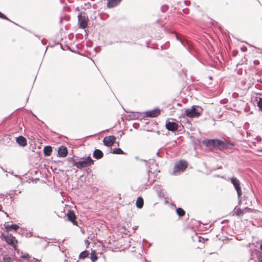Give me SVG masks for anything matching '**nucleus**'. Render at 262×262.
Wrapping results in <instances>:
<instances>
[{
	"instance_id": "obj_13",
	"label": "nucleus",
	"mask_w": 262,
	"mask_h": 262,
	"mask_svg": "<svg viewBox=\"0 0 262 262\" xmlns=\"http://www.w3.org/2000/svg\"><path fill=\"white\" fill-rule=\"evenodd\" d=\"M181 42L188 51H189L190 53H192V51L193 50V47L189 40L184 39L181 40Z\"/></svg>"
},
{
	"instance_id": "obj_35",
	"label": "nucleus",
	"mask_w": 262,
	"mask_h": 262,
	"mask_svg": "<svg viewBox=\"0 0 262 262\" xmlns=\"http://www.w3.org/2000/svg\"><path fill=\"white\" fill-rule=\"evenodd\" d=\"M139 126V124L138 123H134L133 124V127L135 128H138Z\"/></svg>"
},
{
	"instance_id": "obj_53",
	"label": "nucleus",
	"mask_w": 262,
	"mask_h": 262,
	"mask_svg": "<svg viewBox=\"0 0 262 262\" xmlns=\"http://www.w3.org/2000/svg\"><path fill=\"white\" fill-rule=\"evenodd\" d=\"M149 172H150V170H147V172H148V174H149Z\"/></svg>"
},
{
	"instance_id": "obj_46",
	"label": "nucleus",
	"mask_w": 262,
	"mask_h": 262,
	"mask_svg": "<svg viewBox=\"0 0 262 262\" xmlns=\"http://www.w3.org/2000/svg\"><path fill=\"white\" fill-rule=\"evenodd\" d=\"M61 3L63 4L64 3V0H60Z\"/></svg>"
},
{
	"instance_id": "obj_5",
	"label": "nucleus",
	"mask_w": 262,
	"mask_h": 262,
	"mask_svg": "<svg viewBox=\"0 0 262 262\" xmlns=\"http://www.w3.org/2000/svg\"><path fill=\"white\" fill-rule=\"evenodd\" d=\"M188 165L187 162L184 160H181L179 162L176 163L172 173L173 174H177L178 172H183Z\"/></svg>"
},
{
	"instance_id": "obj_27",
	"label": "nucleus",
	"mask_w": 262,
	"mask_h": 262,
	"mask_svg": "<svg viewBox=\"0 0 262 262\" xmlns=\"http://www.w3.org/2000/svg\"><path fill=\"white\" fill-rule=\"evenodd\" d=\"M257 105L260 111H262V98L256 97Z\"/></svg>"
},
{
	"instance_id": "obj_45",
	"label": "nucleus",
	"mask_w": 262,
	"mask_h": 262,
	"mask_svg": "<svg viewBox=\"0 0 262 262\" xmlns=\"http://www.w3.org/2000/svg\"><path fill=\"white\" fill-rule=\"evenodd\" d=\"M2 209H3V206L2 205L0 204V211H2Z\"/></svg>"
},
{
	"instance_id": "obj_19",
	"label": "nucleus",
	"mask_w": 262,
	"mask_h": 262,
	"mask_svg": "<svg viewBox=\"0 0 262 262\" xmlns=\"http://www.w3.org/2000/svg\"><path fill=\"white\" fill-rule=\"evenodd\" d=\"M144 204V201L141 196H139L136 202V207L138 208L141 209L143 207Z\"/></svg>"
},
{
	"instance_id": "obj_31",
	"label": "nucleus",
	"mask_w": 262,
	"mask_h": 262,
	"mask_svg": "<svg viewBox=\"0 0 262 262\" xmlns=\"http://www.w3.org/2000/svg\"><path fill=\"white\" fill-rule=\"evenodd\" d=\"M0 18L12 22L6 15H5L3 13H1V12H0Z\"/></svg>"
},
{
	"instance_id": "obj_28",
	"label": "nucleus",
	"mask_w": 262,
	"mask_h": 262,
	"mask_svg": "<svg viewBox=\"0 0 262 262\" xmlns=\"http://www.w3.org/2000/svg\"><path fill=\"white\" fill-rule=\"evenodd\" d=\"M256 253V257L259 262H262V252L259 250H255Z\"/></svg>"
},
{
	"instance_id": "obj_40",
	"label": "nucleus",
	"mask_w": 262,
	"mask_h": 262,
	"mask_svg": "<svg viewBox=\"0 0 262 262\" xmlns=\"http://www.w3.org/2000/svg\"><path fill=\"white\" fill-rule=\"evenodd\" d=\"M244 210H247L248 212L251 211V209L250 208H248V207H245L244 208Z\"/></svg>"
},
{
	"instance_id": "obj_34",
	"label": "nucleus",
	"mask_w": 262,
	"mask_h": 262,
	"mask_svg": "<svg viewBox=\"0 0 262 262\" xmlns=\"http://www.w3.org/2000/svg\"><path fill=\"white\" fill-rule=\"evenodd\" d=\"M140 161H142V162H144L145 163V165L146 167H148V162L146 160H143V159H140Z\"/></svg>"
},
{
	"instance_id": "obj_10",
	"label": "nucleus",
	"mask_w": 262,
	"mask_h": 262,
	"mask_svg": "<svg viewBox=\"0 0 262 262\" xmlns=\"http://www.w3.org/2000/svg\"><path fill=\"white\" fill-rule=\"evenodd\" d=\"M116 137L114 136L105 137L103 140V144L107 147L112 146L115 142Z\"/></svg>"
},
{
	"instance_id": "obj_50",
	"label": "nucleus",
	"mask_w": 262,
	"mask_h": 262,
	"mask_svg": "<svg viewBox=\"0 0 262 262\" xmlns=\"http://www.w3.org/2000/svg\"><path fill=\"white\" fill-rule=\"evenodd\" d=\"M35 36H36L37 37H38V38H40V36L39 35H35Z\"/></svg>"
},
{
	"instance_id": "obj_43",
	"label": "nucleus",
	"mask_w": 262,
	"mask_h": 262,
	"mask_svg": "<svg viewBox=\"0 0 262 262\" xmlns=\"http://www.w3.org/2000/svg\"><path fill=\"white\" fill-rule=\"evenodd\" d=\"M157 156H158L159 157H162V156L160 155V152H159V151H158V152H157Z\"/></svg>"
},
{
	"instance_id": "obj_24",
	"label": "nucleus",
	"mask_w": 262,
	"mask_h": 262,
	"mask_svg": "<svg viewBox=\"0 0 262 262\" xmlns=\"http://www.w3.org/2000/svg\"><path fill=\"white\" fill-rule=\"evenodd\" d=\"M89 254V252L87 250H84L82 252H81L79 255V259H84L88 256Z\"/></svg>"
},
{
	"instance_id": "obj_55",
	"label": "nucleus",
	"mask_w": 262,
	"mask_h": 262,
	"mask_svg": "<svg viewBox=\"0 0 262 262\" xmlns=\"http://www.w3.org/2000/svg\"><path fill=\"white\" fill-rule=\"evenodd\" d=\"M37 261H38L39 262H41L40 260H38V259H36Z\"/></svg>"
},
{
	"instance_id": "obj_12",
	"label": "nucleus",
	"mask_w": 262,
	"mask_h": 262,
	"mask_svg": "<svg viewBox=\"0 0 262 262\" xmlns=\"http://www.w3.org/2000/svg\"><path fill=\"white\" fill-rule=\"evenodd\" d=\"M67 215L69 221L71 222L73 225H77V222L76 221V215L73 210H69Z\"/></svg>"
},
{
	"instance_id": "obj_30",
	"label": "nucleus",
	"mask_w": 262,
	"mask_h": 262,
	"mask_svg": "<svg viewBox=\"0 0 262 262\" xmlns=\"http://www.w3.org/2000/svg\"><path fill=\"white\" fill-rule=\"evenodd\" d=\"M168 9V6L167 5H163L161 7V10L162 12H165Z\"/></svg>"
},
{
	"instance_id": "obj_18",
	"label": "nucleus",
	"mask_w": 262,
	"mask_h": 262,
	"mask_svg": "<svg viewBox=\"0 0 262 262\" xmlns=\"http://www.w3.org/2000/svg\"><path fill=\"white\" fill-rule=\"evenodd\" d=\"M43 154L45 156H50L52 151V147L50 145H47L44 147L43 149Z\"/></svg>"
},
{
	"instance_id": "obj_8",
	"label": "nucleus",
	"mask_w": 262,
	"mask_h": 262,
	"mask_svg": "<svg viewBox=\"0 0 262 262\" xmlns=\"http://www.w3.org/2000/svg\"><path fill=\"white\" fill-rule=\"evenodd\" d=\"M230 181L231 183L232 184L235 189L237 192V197L238 199H239L238 204H240L241 202L240 198L242 194V191L240 185V182L236 177H231L230 178Z\"/></svg>"
},
{
	"instance_id": "obj_21",
	"label": "nucleus",
	"mask_w": 262,
	"mask_h": 262,
	"mask_svg": "<svg viewBox=\"0 0 262 262\" xmlns=\"http://www.w3.org/2000/svg\"><path fill=\"white\" fill-rule=\"evenodd\" d=\"M156 191L158 194V196L160 198H164V193L162 192V189L160 186H158L155 187Z\"/></svg>"
},
{
	"instance_id": "obj_4",
	"label": "nucleus",
	"mask_w": 262,
	"mask_h": 262,
	"mask_svg": "<svg viewBox=\"0 0 262 262\" xmlns=\"http://www.w3.org/2000/svg\"><path fill=\"white\" fill-rule=\"evenodd\" d=\"M1 236L8 245L11 246L18 253L19 250L17 248L16 246L17 240L16 239L14 236L12 234L5 235L4 233H2Z\"/></svg>"
},
{
	"instance_id": "obj_23",
	"label": "nucleus",
	"mask_w": 262,
	"mask_h": 262,
	"mask_svg": "<svg viewBox=\"0 0 262 262\" xmlns=\"http://www.w3.org/2000/svg\"><path fill=\"white\" fill-rule=\"evenodd\" d=\"M176 213L180 217H182L185 215V211L182 208L179 207L176 209Z\"/></svg>"
},
{
	"instance_id": "obj_36",
	"label": "nucleus",
	"mask_w": 262,
	"mask_h": 262,
	"mask_svg": "<svg viewBox=\"0 0 262 262\" xmlns=\"http://www.w3.org/2000/svg\"><path fill=\"white\" fill-rule=\"evenodd\" d=\"M100 50H101V48L99 46L96 47L95 48V51L96 52H99L100 51Z\"/></svg>"
},
{
	"instance_id": "obj_15",
	"label": "nucleus",
	"mask_w": 262,
	"mask_h": 262,
	"mask_svg": "<svg viewBox=\"0 0 262 262\" xmlns=\"http://www.w3.org/2000/svg\"><path fill=\"white\" fill-rule=\"evenodd\" d=\"M16 143L21 147H25L27 145V140L23 136H19L16 138Z\"/></svg>"
},
{
	"instance_id": "obj_1",
	"label": "nucleus",
	"mask_w": 262,
	"mask_h": 262,
	"mask_svg": "<svg viewBox=\"0 0 262 262\" xmlns=\"http://www.w3.org/2000/svg\"><path fill=\"white\" fill-rule=\"evenodd\" d=\"M202 144L209 150L217 149L220 151L231 149L235 145L233 142L218 139H205L203 140Z\"/></svg>"
},
{
	"instance_id": "obj_48",
	"label": "nucleus",
	"mask_w": 262,
	"mask_h": 262,
	"mask_svg": "<svg viewBox=\"0 0 262 262\" xmlns=\"http://www.w3.org/2000/svg\"><path fill=\"white\" fill-rule=\"evenodd\" d=\"M171 205L172 206H174V207H176V205H175L174 204H173V203H172L171 204Z\"/></svg>"
},
{
	"instance_id": "obj_14",
	"label": "nucleus",
	"mask_w": 262,
	"mask_h": 262,
	"mask_svg": "<svg viewBox=\"0 0 262 262\" xmlns=\"http://www.w3.org/2000/svg\"><path fill=\"white\" fill-rule=\"evenodd\" d=\"M68 151L67 148L63 145L60 146L58 150V156L64 158L68 155Z\"/></svg>"
},
{
	"instance_id": "obj_58",
	"label": "nucleus",
	"mask_w": 262,
	"mask_h": 262,
	"mask_svg": "<svg viewBox=\"0 0 262 262\" xmlns=\"http://www.w3.org/2000/svg\"><path fill=\"white\" fill-rule=\"evenodd\" d=\"M48 244H49V243ZM48 245V244H47V245H46V247H47Z\"/></svg>"
},
{
	"instance_id": "obj_20",
	"label": "nucleus",
	"mask_w": 262,
	"mask_h": 262,
	"mask_svg": "<svg viewBox=\"0 0 262 262\" xmlns=\"http://www.w3.org/2000/svg\"><path fill=\"white\" fill-rule=\"evenodd\" d=\"M5 227L7 232L10 229L16 231L19 228V226L17 224L7 225H5Z\"/></svg>"
},
{
	"instance_id": "obj_22",
	"label": "nucleus",
	"mask_w": 262,
	"mask_h": 262,
	"mask_svg": "<svg viewBox=\"0 0 262 262\" xmlns=\"http://www.w3.org/2000/svg\"><path fill=\"white\" fill-rule=\"evenodd\" d=\"M112 153L115 155H125V153L120 148H114Z\"/></svg>"
},
{
	"instance_id": "obj_44",
	"label": "nucleus",
	"mask_w": 262,
	"mask_h": 262,
	"mask_svg": "<svg viewBox=\"0 0 262 262\" xmlns=\"http://www.w3.org/2000/svg\"><path fill=\"white\" fill-rule=\"evenodd\" d=\"M182 11L183 12H184V13H186V11H187V9H182Z\"/></svg>"
},
{
	"instance_id": "obj_11",
	"label": "nucleus",
	"mask_w": 262,
	"mask_h": 262,
	"mask_svg": "<svg viewBox=\"0 0 262 262\" xmlns=\"http://www.w3.org/2000/svg\"><path fill=\"white\" fill-rule=\"evenodd\" d=\"M160 114V110L158 108L146 111L145 113V117H156Z\"/></svg>"
},
{
	"instance_id": "obj_57",
	"label": "nucleus",
	"mask_w": 262,
	"mask_h": 262,
	"mask_svg": "<svg viewBox=\"0 0 262 262\" xmlns=\"http://www.w3.org/2000/svg\"><path fill=\"white\" fill-rule=\"evenodd\" d=\"M5 214H7V216H8V214H7V213L6 212H5Z\"/></svg>"
},
{
	"instance_id": "obj_16",
	"label": "nucleus",
	"mask_w": 262,
	"mask_h": 262,
	"mask_svg": "<svg viewBox=\"0 0 262 262\" xmlns=\"http://www.w3.org/2000/svg\"><path fill=\"white\" fill-rule=\"evenodd\" d=\"M103 156V152L99 149H96L94 150L93 153V157L96 159H100Z\"/></svg>"
},
{
	"instance_id": "obj_9",
	"label": "nucleus",
	"mask_w": 262,
	"mask_h": 262,
	"mask_svg": "<svg viewBox=\"0 0 262 262\" xmlns=\"http://www.w3.org/2000/svg\"><path fill=\"white\" fill-rule=\"evenodd\" d=\"M178 124L173 121L167 120L165 123L166 128L171 132H174L178 129Z\"/></svg>"
},
{
	"instance_id": "obj_47",
	"label": "nucleus",
	"mask_w": 262,
	"mask_h": 262,
	"mask_svg": "<svg viewBox=\"0 0 262 262\" xmlns=\"http://www.w3.org/2000/svg\"><path fill=\"white\" fill-rule=\"evenodd\" d=\"M260 249L262 251V243L260 245Z\"/></svg>"
},
{
	"instance_id": "obj_3",
	"label": "nucleus",
	"mask_w": 262,
	"mask_h": 262,
	"mask_svg": "<svg viewBox=\"0 0 262 262\" xmlns=\"http://www.w3.org/2000/svg\"><path fill=\"white\" fill-rule=\"evenodd\" d=\"M77 160L79 169H82L83 168L88 167L93 164L94 162L90 156L82 157L77 156Z\"/></svg>"
},
{
	"instance_id": "obj_38",
	"label": "nucleus",
	"mask_w": 262,
	"mask_h": 262,
	"mask_svg": "<svg viewBox=\"0 0 262 262\" xmlns=\"http://www.w3.org/2000/svg\"><path fill=\"white\" fill-rule=\"evenodd\" d=\"M63 19H65L68 20V19L66 17H63L61 16L60 17V23H62V21H63Z\"/></svg>"
},
{
	"instance_id": "obj_26",
	"label": "nucleus",
	"mask_w": 262,
	"mask_h": 262,
	"mask_svg": "<svg viewBox=\"0 0 262 262\" xmlns=\"http://www.w3.org/2000/svg\"><path fill=\"white\" fill-rule=\"evenodd\" d=\"M90 258H91V260L92 261V262H95L96 260H97L98 257L96 254V252H95V250L92 251V252L91 253Z\"/></svg>"
},
{
	"instance_id": "obj_7",
	"label": "nucleus",
	"mask_w": 262,
	"mask_h": 262,
	"mask_svg": "<svg viewBox=\"0 0 262 262\" xmlns=\"http://www.w3.org/2000/svg\"><path fill=\"white\" fill-rule=\"evenodd\" d=\"M77 17L79 27L82 29H85L88 26V16L84 12H81L78 15Z\"/></svg>"
},
{
	"instance_id": "obj_56",
	"label": "nucleus",
	"mask_w": 262,
	"mask_h": 262,
	"mask_svg": "<svg viewBox=\"0 0 262 262\" xmlns=\"http://www.w3.org/2000/svg\"><path fill=\"white\" fill-rule=\"evenodd\" d=\"M28 99H29V97H28V98H27V101L28 100Z\"/></svg>"
},
{
	"instance_id": "obj_37",
	"label": "nucleus",
	"mask_w": 262,
	"mask_h": 262,
	"mask_svg": "<svg viewBox=\"0 0 262 262\" xmlns=\"http://www.w3.org/2000/svg\"><path fill=\"white\" fill-rule=\"evenodd\" d=\"M41 41L42 44L43 45H46L47 43V41L45 39H42Z\"/></svg>"
},
{
	"instance_id": "obj_33",
	"label": "nucleus",
	"mask_w": 262,
	"mask_h": 262,
	"mask_svg": "<svg viewBox=\"0 0 262 262\" xmlns=\"http://www.w3.org/2000/svg\"><path fill=\"white\" fill-rule=\"evenodd\" d=\"M183 4L186 6H189L190 4V2L189 1H184L183 2Z\"/></svg>"
},
{
	"instance_id": "obj_42",
	"label": "nucleus",
	"mask_w": 262,
	"mask_h": 262,
	"mask_svg": "<svg viewBox=\"0 0 262 262\" xmlns=\"http://www.w3.org/2000/svg\"><path fill=\"white\" fill-rule=\"evenodd\" d=\"M168 201H167V198H165V204H168Z\"/></svg>"
},
{
	"instance_id": "obj_32",
	"label": "nucleus",
	"mask_w": 262,
	"mask_h": 262,
	"mask_svg": "<svg viewBox=\"0 0 262 262\" xmlns=\"http://www.w3.org/2000/svg\"><path fill=\"white\" fill-rule=\"evenodd\" d=\"M29 257H30V256H29V255L28 253L25 254L24 255H22L21 256V258H23L24 259H26V260H28Z\"/></svg>"
},
{
	"instance_id": "obj_39",
	"label": "nucleus",
	"mask_w": 262,
	"mask_h": 262,
	"mask_svg": "<svg viewBox=\"0 0 262 262\" xmlns=\"http://www.w3.org/2000/svg\"><path fill=\"white\" fill-rule=\"evenodd\" d=\"M84 243H85V245H86L87 246H89L90 244V242L87 239L84 241Z\"/></svg>"
},
{
	"instance_id": "obj_29",
	"label": "nucleus",
	"mask_w": 262,
	"mask_h": 262,
	"mask_svg": "<svg viewBox=\"0 0 262 262\" xmlns=\"http://www.w3.org/2000/svg\"><path fill=\"white\" fill-rule=\"evenodd\" d=\"M4 262H13L11 257L8 255H5L3 257Z\"/></svg>"
},
{
	"instance_id": "obj_54",
	"label": "nucleus",
	"mask_w": 262,
	"mask_h": 262,
	"mask_svg": "<svg viewBox=\"0 0 262 262\" xmlns=\"http://www.w3.org/2000/svg\"><path fill=\"white\" fill-rule=\"evenodd\" d=\"M201 238L200 237H199V242H201Z\"/></svg>"
},
{
	"instance_id": "obj_6",
	"label": "nucleus",
	"mask_w": 262,
	"mask_h": 262,
	"mask_svg": "<svg viewBox=\"0 0 262 262\" xmlns=\"http://www.w3.org/2000/svg\"><path fill=\"white\" fill-rule=\"evenodd\" d=\"M64 161L67 162L68 166L70 168H73L76 172L79 169L77 156L74 155L71 157H69L64 160Z\"/></svg>"
},
{
	"instance_id": "obj_52",
	"label": "nucleus",
	"mask_w": 262,
	"mask_h": 262,
	"mask_svg": "<svg viewBox=\"0 0 262 262\" xmlns=\"http://www.w3.org/2000/svg\"><path fill=\"white\" fill-rule=\"evenodd\" d=\"M176 37H177V40H179V38H178V36H177V35H176Z\"/></svg>"
},
{
	"instance_id": "obj_2",
	"label": "nucleus",
	"mask_w": 262,
	"mask_h": 262,
	"mask_svg": "<svg viewBox=\"0 0 262 262\" xmlns=\"http://www.w3.org/2000/svg\"><path fill=\"white\" fill-rule=\"evenodd\" d=\"M203 111V109L200 106L193 105L190 108H187L185 111V115L189 118L199 117Z\"/></svg>"
},
{
	"instance_id": "obj_51",
	"label": "nucleus",
	"mask_w": 262,
	"mask_h": 262,
	"mask_svg": "<svg viewBox=\"0 0 262 262\" xmlns=\"http://www.w3.org/2000/svg\"><path fill=\"white\" fill-rule=\"evenodd\" d=\"M136 158V159H137V160H140L138 157H136V158Z\"/></svg>"
},
{
	"instance_id": "obj_25",
	"label": "nucleus",
	"mask_w": 262,
	"mask_h": 262,
	"mask_svg": "<svg viewBox=\"0 0 262 262\" xmlns=\"http://www.w3.org/2000/svg\"><path fill=\"white\" fill-rule=\"evenodd\" d=\"M234 210H235V213L237 216H240L244 214V209H242L239 208H236V207H235Z\"/></svg>"
},
{
	"instance_id": "obj_41",
	"label": "nucleus",
	"mask_w": 262,
	"mask_h": 262,
	"mask_svg": "<svg viewBox=\"0 0 262 262\" xmlns=\"http://www.w3.org/2000/svg\"><path fill=\"white\" fill-rule=\"evenodd\" d=\"M241 50H242L243 51L245 52V51H246L247 48H246V47H243V48H241Z\"/></svg>"
},
{
	"instance_id": "obj_49",
	"label": "nucleus",
	"mask_w": 262,
	"mask_h": 262,
	"mask_svg": "<svg viewBox=\"0 0 262 262\" xmlns=\"http://www.w3.org/2000/svg\"><path fill=\"white\" fill-rule=\"evenodd\" d=\"M137 227H133V230H136L137 229Z\"/></svg>"
},
{
	"instance_id": "obj_17",
	"label": "nucleus",
	"mask_w": 262,
	"mask_h": 262,
	"mask_svg": "<svg viewBox=\"0 0 262 262\" xmlns=\"http://www.w3.org/2000/svg\"><path fill=\"white\" fill-rule=\"evenodd\" d=\"M122 0H108L107 4V7L112 8L117 6Z\"/></svg>"
}]
</instances>
